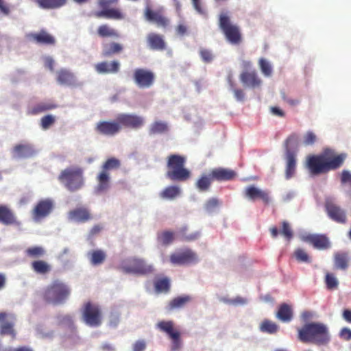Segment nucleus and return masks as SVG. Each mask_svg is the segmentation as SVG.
Listing matches in <instances>:
<instances>
[{
  "label": "nucleus",
  "instance_id": "7c9ffc66",
  "mask_svg": "<svg viewBox=\"0 0 351 351\" xmlns=\"http://www.w3.org/2000/svg\"><path fill=\"white\" fill-rule=\"evenodd\" d=\"M13 152L16 157L28 158L32 156L35 151L29 144H19L14 147Z\"/></svg>",
  "mask_w": 351,
  "mask_h": 351
},
{
  "label": "nucleus",
  "instance_id": "6ab92c4d",
  "mask_svg": "<svg viewBox=\"0 0 351 351\" xmlns=\"http://www.w3.org/2000/svg\"><path fill=\"white\" fill-rule=\"evenodd\" d=\"M210 171L213 180L218 182L232 180L237 176L235 171L223 167L215 168L211 169Z\"/></svg>",
  "mask_w": 351,
  "mask_h": 351
},
{
  "label": "nucleus",
  "instance_id": "603ef678",
  "mask_svg": "<svg viewBox=\"0 0 351 351\" xmlns=\"http://www.w3.org/2000/svg\"><path fill=\"white\" fill-rule=\"evenodd\" d=\"M121 163L120 161L115 158H110L108 159L102 166V171H108L112 169H117L120 167Z\"/></svg>",
  "mask_w": 351,
  "mask_h": 351
},
{
  "label": "nucleus",
  "instance_id": "49530a36",
  "mask_svg": "<svg viewBox=\"0 0 351 351\" xmlns=\"http://www.w3.org/2000/svg\"><path fill=\"white\" fill-rule=\"evenodd\" d=\"M46 254V251L44 247L41 246H32L28 247L25 250V254L27 256L32 258H39L44 256Z\"/></svg>",
  "mask_w": 351,
  "mask_h": 351
},
{
  "label": "nucleus",
  "instance_id": "680f3d73",
  "mask_svg": "<svg viewBox=\"0 0 351 351\" xmlns=\"http://www.w3.org/2000/svg\"><path fill=\"white\" fill-rule=\"evenodd\" d=\"M119 0H98V5L101 10L109 9L111 5L117 4Z\"/></svg>",
  "mask_w": 351,
  "mask_h": 351
},
{
  "label": "nucleus",
  "instance_id": "58836bf2",
  "mask_svg": "<svg viewBox=\"0 0 351 351\" xmlns=\"http://www.w3.org/2000/svg\"><path fill=\"white\" fill-rule=\"evenodd\" d=\"M335 267L338 269L346 270L348 267V256L346 252H337L334 255Z\"/></svg>",
  "mask_w": 351,
  "mask_h": 351
},
{
  "label": "nucleus",
  "instance_id": "cd10ccee",
  "mask_svg": "<svg viewBox=\"0 0 351 351\" xmlns=\"http://www.w3.org/2000/svg\"><path fill=\"white\" fill-rule=\"evenodd\" d=\"M276 316L282 322H290L293 317L292 307L286 303L281 304L278 307Z\"/></svg>",
  "mask_w": 351,
  "mask_h": 351
},
{
  "label": "nucleus",
  "instance_id": "79ce46f5",
  "mask_svg": "<svg viewBox=\"0 0 351 351\" xmlns=\"http://www.w3.org/2000/svg\"><path fill=\"white\" fill-rule=\"evenodd\" d=\"M299 144V136L296 133L291 134L285 141L286 155L289 152H294L293 149H297Z\"/></svg>",
  "mask_w": 351,
  "mask_h": 351
},
{
  "label": "nucleus",
  "instance_id": "423d86ee",
  "mask_svg": "<svg viewBox=\"0 0 351 351\" xmlns=\"http://www.w3.org/2000/svg\"><path fill=\"white\" fill-rule=\"evenodd\" d=\"M82 319L90 327H99L102 324L103 316L100 306L91 302L84 304L82 309Z\"/></svg>",
  "mask_w": 351,
  "mask_h": 351
},
{
  "label": "nucleus",
  "instance_id": "2f4dec72",
  "mask_svg": "<svg viewBox=\"0 0 351 351\" xmlns=\"http://www.w3.org/2000/svg\"><path fill=\"white\" fill-rule=\"evenodd\" d=\"M97 185L95 191L97 193H100L107 191L110 187V176L106 171H102L97 177Z\"/></svg>",
  "mask_w": 351,
  "mask_h": 351
},
{
  "label": "nucleus",
  "instance_id": "8fccbe9b",
  "mask_svg": "<svg viewBox=\"0 0 351 351\" xmlns=\"http://www.w3.org/2000/svg\"><path fill=\"white\" fill-rule=\"evenodd\" d=\"M258 65L263 74L266 77H269L272 74V67L270 63L265 58L259 59Z\"/></svg>",
  "mask_w": 351,
  "mask_h": 351
},
{
  "label": "nucleus",
  "instance_id": "5fc2aeb1",
  "mask_svg": "<svg viewBox=\"0 0 351 351\" xmlns=\"http://www.w3.org/2000/svg\"><path fill=\"white\" fill-rule=\"evenodd\" d=\"M280 233L285 237L288 241L291 240L293 236V231L291 228L289 223L284 221L282 222V230Z\"/></svg>",
  "mask_w": 351,
  "mask_h": 351
},
{
  "label": "nucleus",
  "instance_id": "473e14b6",
  "mask_svg": "<svg viewBox=\"0 0 351 351\" xmlns=\"http://www.w3.org/2000/svg\"><path fill=\"white\" fill-rule=\"evenodd\" d=\"M97 34L100 38H118L120 37L119 32L111 27L108 24H102L99 25L97 30Z\"/></svg>",
  "mask_w": 351,
  "mask_h": 351
},
{
  "label": "nucleus",
  "instance_id": "20e7f679",
  "mask_svg": "<svg viewBox=\"0 0 351 351\" xmlns=\"http://www.w3.org/2000/svg\"><path fill=\"white\" fill-rule=\"evenodd\" d=\"M58 180L71 192L80 190L84 184V170L77 166L69 167L62 170Z\"/></svg>",
  "mask_w": 351,
  "mask_h": 351
},
{
  "label": "nucleus",
  "instance_id": "774afa93",
  "mask_svg": "<svg viewBox=\"0 0 351 351\" xmlns=\"http://www.w3.org/2000/svg\"><path fill=\"white\" fill-rule=\"evenodd\" d=\"M59 322L60 324H66L69 326L73 325V319L69 315L59 317Z\"/></svg>",
  "mask_w": 351,
  "mask_h": 351
},
{
  "label": "nucleus",
  "instance_id": "dca6fc26",
  "mask_svg": "<svg viewBox=\"0 0 351 351\" xmlns=\"http://www.w3.org/2000/svg\"><path fill=\"white\" fill-rule=\"evenodd\" d=\"M117 120L121 128L125 127L138 129L145 123L144 119L142 117L134 114H119L117 115Z\"/></svg>",
  "mask_w": 351,
  "mask_h": 351
},
{
  "label": "nucleus",
  "instance_id": "5701e85b",
  "mask_svg": "<svg viewBox=\"0 0 351 351\" xmlns=\"http://www.w3.org/2000/svg\"><path fill=\"white\" fill-rule=\"evenodd\" d=\"M0 223L5 226L19 224L13 211L5 205H0Z\"/></svg>",
  "mask_w": 351,
  "mask_h": 351
},
{
  "label": "nucleus",
  "instance_id": "39448f33",
  "mask_svg": "<svg viewBox=\"0 0 351 351\" xmlns=\"http://www.w3.org/2000/svg\"><path fill=\"white\" fill-rule=\"evenodd\" d=\"M71 293L69 287L59 280H53L45 290L43 298L48 303H63Z\"/></svg>",
  "mask_w": 351,
  "mask_h": 351
},
{
  "label": "nucleus",
  "instance_id": "f3484780",
  "mask_svg": "<svg viewBox=\"0 0 351 351\" xmlns=\"http://www.w3.org/2000/svg\"><path fill=\"white\" fill-rule=\"evenodd\" d=\"M304 241L311 244L314 248L324 250L331 246L329 238L326 234H308L304 237Z\"/></svg>",
  "mask_w": 351,
  "mask_h": 351
},
{
  "label": "nucleus",
  "instance_id": "f704fd0d",
  "mask_svg": "<svg viewBox=\"0 0 351 351\" xmlns=\"http://www.w3.org/2000/svg\"><path fill=\"white\" fill-rule=\"evenodd\" d=\"M57 81L60 84L70 86L75 83V77L71 71L66 69H60L57 73Z\"/></svg>",
  "mask_w": 351,
  "mask_h": 351
},
{
  "label": "nucleus",
  "instance_id": "aec40b11",
  "mask_svg": "<svg viewBox=\"0 0 351 351\" xmlns=\"http://www.w3.org/2000/svg\"><path fill=\"white\" fill-rule=\"evenodd\" d=\"M95 69L100 74L117 73L120 70V63L118 60L103 61L96 64Z\"/></svg>",
  "mask_w": 351,
  "mask_h": 351
},
{
  "label": "nucleus",
  "instance_id": "bf43d9fd",
  "mask_svg": "<svg viewBox=\"0 0 351 351\" xmlns=\"http://www.w3.org/2000/svg\"><path fill=\"white\" fill-rule=\"evenodd\" d=\"M219 205V201L215 197L209 199L205 204V208L208 211H212Z\"/></svg>",
  "mask_w": 351,
  "mask_h": 351
},
{
  "label": "nucleus",
  "instance_id": "c03bdc74",
  "mask_svg": "<svg viewBox=\"0 0 351 351\" xmlns=\"http://www.w3.org/2000/svg\"><path fill=\"white\" fill-rule=\"evenodd\" d=\"M180 193V189L177 186L166 187L160 193V197L165 199H173Z\"/></svg>",
  "mask_w": 351,
  "mask_h": 351
},
{
  "label": "nucleus",
  "instance_id": "bb28decb",
  "mask_svg": "<svg viewBox=\"0 0 351 351\" xmlns=\"http://www.w3.org/2000/svg\"><path fill=\"white\" fill-rule=\"evenodd\" d=\"M191 301V296L187 295H180L172 299L167 305L166 309L167 311L180 309L184 308Z\"/></svg>",
  "mask_w": 351,
  "mask_h": 351
},
{
  "label": "nucleus",
  "instance_id": "4c0bfd02",
  "mask_svg": "<svg viewBox=\"0 0 351 351\" xmlns=\"http://www.w3.org/2000/svg\"><path fill=\"white\" fill-rule=\"evenodd\" d=\"M58 105L51 101H43L37 104L30 110L29 114L36 115L41 112L55 109Z\"/></svg>",
  "mask_w": 351,
  "mask_h": 351
},
{
  "label": "nucleus",
  "instance_id": "393cba45",
  "mask_svg": "<svg viewBox=\"0 0 351 351\" xmlns=\"http://www.w3.org/2000/svg\"><path fill=\"white\" fill-rule=\"evenodd\" d=\"M123 51V45L117 42H110L102 45L101 55L104 58H110L119 54Z\"/></svg>",
  "mask_w": 351,
  "mask_h": 351
},
{
  "label": "nucleus",
  "instance_id": "a211bd4d",
  "mask_svg": "<svg viewBox=\"0 0 351 351\" xmlns=\"http://www.w3.org/2000/svg\"><path fill=\"white\" fill-rule=\"evenodd\" d=\"M245 195L250 200L261 199L265 204L270 202L269 193L267 191L261 190L254 185L247 186L245 190Z\"/></svg>",
  "mask_w": 351,
  "mask_h": 351
},
{
  "label": "nucleus",
  "instance_id": "a878e982",
  "mask_svg": "<svg viewBox=\"0 0 351 351\" xmlns=\"http://www.w3.org/2000/svg\"><path fill=\"white\" fill-rule=\"evenodd\" d=\"M29 37L38 44L53 45L56 43L55 38L44 29L29 34Z\"/></svg>",
  "mask_w": 351,
  "mask_h": 351
},
{
  "label": "nucleus",
  "instance_id": "f257e3e1",
  "mask_svg": "<svg viewBox=\"0 0 351 351\" xmlns=\"http://www.w3.org/2000/svg\"><path fill=\"white\" fill-rule=\"evenodd\" d=\"M347 154L341 153L335 154L330 149H326L318 155L308 156L306 166L313 175H319L339 169L343 164Z\"/></svg>",
  "mask_w": 351,
  "mask_h": 351
},
{
  "label": "nucleus",
  "instance_id": "b1692460",
  "mask_svg": "<svg viewBox=\"0 0 351 351\" xmlns=\"http://www.w3.org/2000/svg\"><path fill=\"white\" fill-rule=\"evenodd\" d=\"M147 41L149 48L152 50L163 51L166 49V43L164 38L158 34H149L147 36Z\"/></svg>",
  "mask_w": 351,
  "mask_h": 351
},
{
  "label": "nucleus",
  "instance_id": "6e6d98bb",
  "mask_svg": "<svg viewBox=\"0 0 351 351\" xmlns=\"http://www.w3.org/2000/svg\"><path fill=\"white\" fill-rule=\"evenodd\" d=\"M199 56L202 61L205 63H210L213 60L214 56L209 49L202 48L199 50Z\"/></svg>",
  "mask_w": 351,
  "mask_h": 351
},
{
  "label": "nucleus",
  "instance_id": "1a4fd4ad",
  "mask_svg": "<svg viewBox=\"0 0 351 351\" xmlns=\"http://www.w3.org/2000/svg\"><path fill=\"white\" fill-rule=\"evenodd\" d=\"M169 260L175 265H187L197 263L198 256L191 249L184 248L171 254Z\"/></svg>",
  "mask_w": 351,
  "mask_h": 351
},
{
  "label": "nucleus",
  "instance_id": "09e8293b",
  "mask_svg": "<svg viewBox=\"0 0 351 351\" xmlns=\"http://www.w3.org/2000/svg\"><path fill=\"white\" fill-rule=\"evenodd\" d=\"M174 239V234L171 231H164L158 235V241L164 245H169Z\"/></svg>",
  "mask_w": 351,
  "mask_h": 351
},
{
  "label": "nucleus",
  "instance_id": "0eeeda50",
  "mask_svg": "<svg viewBox=\"0 0 351 351\" xmlns=\"http://www.w3.org/2000/svg\"><path fill=\"white\" fill-rule=\"evenodd\" d=\"M219 26L226 40L232 45H239L242 36L239 27L231 23L230 17L224 13L219 15Z\"/></svg>",
  "mask_w": 351,
  "mask_h": 351
},
{
  "label": "nucleus",
  "instance_id": "7ed1b4c3",
  "mask_svg": "<svg viewBox=\"0 0 351 351\" xmlns=\"http://www.w3.org/2000/svg\"><path fill=\"white\" fill-rule=\"evenodd\" d=\"M186 158L180 155L171 154L167 158V177L172 181L185 182L191 178V171L184 167Z\"/></svg>",
  "mask_w": 351,
  "mask_h": 351
},
{
  "label": "nucleus",
  "instance_id": "4be33fe9",
  "mask_svg": "<svg viewBox=\"0 0 351 351\" xmlns=\"http://www.w3.org/2000/svg\"><path fill=\"white\" fill-rule=\"evenodd\" d=\"M95 15L97 18H104L112 20H123L125 17L122 10L117 8L101 10L95 12Z\"/></svg>",
  "mask_w": 351,
  "mask_h": 351
},
{
  "label": "nucleus",
  "instance_id": "9d476101",
  "mask_svg": "<svg viewBox=\"0 0 351 351\" xmlns=\"http://www.w3.org/2000/svg\"><path fill=\"white\" fill-rule=\"evenodd\" d=\"M121 269L125 273L138 275H147L154 271L152 265H148L144 260L140 258L130 260L128 263L121 267Z\"/></svg>",
  "mask_w": 351,
  "mask_h": 351
},
{
  "label": "nucleus",
  "instance_id": "6e6552de",
  "mask_svg": "<svg viewBox=\"0 0 351 351\" xmlns=\"http://www.w3.org/2000/svg\"><path fill=\"white\" fill-rule=\"evenodd\" d=\"M157 328L162 332H165L171 339V351H178L182 347L181 334L176 328L173 321H161L157 324Z\"/></svg>",
  "mask_w": 351,
  "mask_h": 351
},
{
  "label": "nucleus",
  "instance_id": "052dcab7",
  "mask_svg": "<svg viewBox=\"0 0 351 351\" xmlns=\"http://www.w3.org/2000/svg\"><path fill=\"white\" fill-rule=\"evenodd\" d=\"M186 230V228H182L181 230V232H182V240L185 241H192L194 240H196L199 237V233L198 232L190 234H185L184 232Z\"/></svg>",
  "mask_w": 351,
  "mask_h": 351
},
{
  "label": "nucleus",
  "instance_id": "412c9836",
  "mask_svg": "<svg viewBox=\"0 0 351 351\" xmlns=\"http://www.w3.org/2000/svg\"><path fill=\"white\" fill-rule=\"evenodd\" d=\"M240 80L244 85L252 88L258 87L262 83L261 79L254 70L242 72L240 75Z\"/></svg>",
  "mask_w": 351,
  "mask_h": 351
},
{
  "label": "nucleus",
  "instance_id": "a18cd8bd",
  "mask_svg": "<svg viewBox=\"0 0 351 351\" xmlns=\"http://www.w3.org/2000/svg\"><path fill=\"white\" fill-rule=\"evenodd\" d=\"M260 330L268 334H275L279 329V326L275 322L269 319H264L260 324Z\"/></svg>",
  "mask_w": 351,
  "mask_h": 351
},
{
  "label": "nucleus",
  "instance_id": "3c124183",
  "mask_svg": "<svg viewBox=\"0 0 351 351\" xmlns=\"http://www.w3.org/2000/svg\"><path fill=\"white\" fill-rule=\"evenodd\" d=\"M325 283L326 288L329 290H333L338 287L339 281L333 274L327 273L325 276Z\"/></svg>",
  "mask_w": 351,
  "mask_h": 351
},
{
  "label": "nucleus",
  "instance_id": "c85d7f7f",
  "mask_svg": "<svg viewBox=\"0 0 351 351\" xmlns=\"http://www.w3.org/2000/svg\"><path fill=\"white\" fill-rule=\"evenodd\" d=\"M69 217L77 222H85L91 219V215L87 208L81 207L71 210Z\"/></svg>",
  "mask_w": 351,
  "mask_h": 351
},
{
  "label": "nucleus",
  "instance_id": "2eb2a0df",
  "mask_svg": "<svg viewBox=\"0 0 351 351\" xmlns=\"http://www.w3.org/2000/svg\"><path fill=\"white\" fill-rule=\"evenodd\" d=\"M325 209L328 216L332 221L339 223H346L347 221L346 213L339 206L332 200L327 199L325 203Z\"/></svg>",
  "mask_w": 351,
  "mask_h": 351
},
{
  "label": "nucleus",
  "instance_id": "37998d69",
  "mask_svg": "<svg viewBox=\"0 0 351 351\" xmlns=\"http://www.w3.org/2000/svg\"><path fill=\"white\" fill-rule=\"evenodd\" d=\"M154 284L157 293H167L170 290V280L167 277L156 279Z\"/></svg>",
  "mask_w": 351,
  "mask_h": 351
},
{
  "label": "nucleus",
  "instance_id": "864d4df0",
  "mask_svg": "<svg viewBox=\"0 0 351 351\" xmlns=\"http://www.w3.org/2000/svg\"><path fill=\"white\" fill-rule=\"evenodd\" d=\"M56 122L55 117L51 114H47L43 117L40 119V126L43 130L49 129Z\"/></svg>",
  "mask_w": 351,
  "mask_h": 351
},
{
  "label": "nucleus",
  "instance_id": "e433bc0d",
  "mask_svg": "<svg viewBox=\"0 0 351 351\" xmlns=\"http://www.w3.org/2000/svg\"><path fill=\"white\" fill-rule=\"evenodd\" d=\"M32 270L38 274L45 275L51 270V265L43 260L34 261L31 263Z\"/></svg>",
  "mask_w": 351,
  "mask_h": 351
},
{
  "label": "nucleus",
  "instance_id": "ddd939ff",
  "mask_svg": "<svg viewBox=\"0 0 351 351\" xmlns=\"http://www.w3.org/2000/svg\"><path fill=\"white\" fill-rule=\"evenodd\" d=\"M15 319L14 315H9L4 312L0 313V335H9L12 339H16Z\"/></svg>",
  "mask_w": 351,
  "mask_h": 351
},
{
  "label": "nucleus",
  "instance_id": "13d9d810",
  "mask_svg": "<svg viewBox=\"0 0 351 351\" xmlns=\"http://www.w3.org/2000/svg\"><path fill=\"white\" fill-rule=\"evenodd\" d=\"M316 140L317 136L315 133L311 131H308L304 136L303 143L305 145H311L315 143Z\"/></svg>",
  "mask_w": 351,
  "mask_h": 351
},
{
  "label": "nucleus",
  "instance_id": "69168bd1",
  "mask_svg": "<svg viewBox=\"0 0 351 351\" xmlns=\"http://www.w3.org/2000/svg\"><path fill=\"white\" fill-rule=\"evenodd\" d=\"M146 348V343L144 340H138L133 346V351H144Z\"/></svg>",
  "mask_w": 351,
  "mask_h": 351
},
{
  "label": "nucleus",
  "instance_id": "4d7b16f0",
  "mask_svg": "<svg viewBox=\"0 0 351 351\" xmlns=\"http://www.w3.org/2000/svg\"><path fill=\"white\" fill-rule=\"evenodd\" d=\"M296 259L300 262L309 263L311 258L307 253L302 249H297L294 252Z\"/></svg>",
  "mask_w": 351,
  "mask_h": 351
},
{
  "label": "nucleus",
  "instance_id": "4468645a",
  "mask_svg": "<svg viewBox=\"0 0 351 351\" xmlns=\"http://www.w3.org/2000/svg\"><path fill=\"white\" fill-rule=\"evenodd\" d=\"M95 130L99 134L113 136L121 130V128L117 117L116 119L113 121H99L96 124Z\"/></svg>",
  "mask_w": 351,
  "mask_h": 351
},
{
  "label": "nucleus",
  "instance_id": "c756f323",
  "mask_svg": "<svg viewBox=\"0 0 351 351\" xmlns=\"http://www.w3.org/2000/svg\"><path fill=\"white\" fill-rule=\"evenodd\" d=\"M213 180H214L210 171L209 173L201 174L199 178L197 180L195 185L199 191L206 192L210 189L212 182Z\"/></svg>",
  "mask_w": 351,
  "mask_h": 351
},
{
  "label": "nucleus",
  "instance_id": "a19ab883",
  "mask_svg": "<svg viewBox=\"0 0 351 351\" xmlns=\"http://www.w3.org/2000/svg\"><path fill=\"white\" fill-rule=\"evenodd\" d=\"M67 0H36L38 5L43 9H57L66 3Z\"/></svg>",
  "mask_w": 351,
  "mask_h": 351
},
{
  "label": "nucleus",
  "instance_id": "c9c22d12",
  "mask_svg": "<svg viewBox=\"0 0 351 351\" xmlns=\"http://www.w3.org/2000/svg\"><path fill=\"white\" fill-rule=\"evenodd\" d=\"M286 160L285 177L287 180H289L293 176L295 172L296 158L295 152H289L288 155H286Z\"/></svg>",
  "mask_w": 351,
  "mask_h": 351
},
{
  "label": "nucleus",
  "instance_id": "e2e57ef3",
  "mask_svg": "<svg viewBox=\"0 0 351 351\" xmlns=\"http://www.w3.org/2000/svg\"><path fill=\"white\" fill-rule=\"evenodd\" d=\"M341 182L343 184H348L351 186V173L347 170L342 171Z\"/></svg>",
  "mask_w": 351,
  "mask_h": 351
},
{
  "label": "nucleus",
  "instance_id": "ea45409f",
  "mask_svg": "<svg viewBox=\"0 0 351 351\" xmlns=\"http://www.w3.org/2000/svg\"><path fill=\"white\" fill-rule=\"evenodd\" d=\"M168 130L169 127L166 122L156 121L150 125L149 134V135L162 134L167 132Z\"/></svg>",
  "mask_w": 351,
  "mask_h": 351
},
{
  "label": "nucleus",
  "instance_id": "338daca9",
  "mask_svg": "<svg viewBox=\"0 0 351 351\" xmlns=\"http://www.w3.org/2000/svg\"><path fill=\"white\" fill-rule=\"evenodd\" d=\"M341 338L344 340L349 341L351 339V330L348 328H343L340 332Z\"/></svg>",
  "mask_w": 351,
  "mask_h": 351
},
{
  "label": "nucleus",
  "instance_id": "0e129e2a",
  "mask_svg": "<svg viewBox=\"0 0 351 351\" xmlns=\"http://www.w3.org/2000/svg\"><path fill=\"white\" fill-rule=\"evenodd\" d=\"M119 322V315L117 313H111L109 316V325L115 327Z\"/></svg>",
  "mask_w": 351,
  "mask_h": 351
},
{
  "label": "nucleus",
  "instance_id": "de8ad7c7",
  "mask_svg": "<svg viewBox=\"0 0 351 351\" xmlns=\"http://www.w3.org/2000/svg\"><path fill=\"white\" fill-rule=\"evenodd\" d=\"M106 253L101 250H93L90 254V262L94 265L101 264L106 259Z\"/></svg>",
  "mask_w": 351,
  "mask_h": 351
},
{
  "label": "nucleus",
  "instance_id": "9b49d317",
  "mask_svg": "<svg viewBox=\"0 0 351 351\" xmlns=\"http://www.w3.org/2000/svg\"><path fill=\"white\" fill-rule=\"evenodd\" d=\"M54 208V202L50 198L39 200L32 209L31 214L34 221L38 222L48 217Z\"/></svg>",
  "mask_w": 351,
  "mask_h": 351
},
{
  "label": "nucleus",
  "instance_id": "72a5a7b5",
  "mask_svg": "<svg viewBox=\"0 0 351 351\" xmlns=\"http://www.w3.org/2000/svg\"><path fill=\"white\" fill-rule=\"evenodd\" d=\"M146 17L149 21H154L159 27L165 28L169 25V20L163 15L151 10L146 11Z\"/></svg>",
  "mask_w": 351,
  "mask_h": 351
},
{
  "label": "nucleus",
  "instance_id": "f03ea898",
  "mask_svg": "<svg viewBox=\"0 0 351 351\" xmlns=\"http://www.w3.org/2000/svg\"><path fill=\"white\" fill-rule=\"evenodd\" d=\"M297 330L298 340L304 343L322 346L330 341L328 328L322 322H308L298 328Z\"/></svg>",
  "mask_w": 351,
  "mask_h": 351
},
{
  "label": "nucleus",
  "instance_id": "f8f14e48",
  "mask_svg": "<svg viewBox=\"0 0 351 351\" xmlns=\"http://www.w3.org/2000/svg\"><path fill=\"white\" fill-rule=\"evenodd\" d=\"M155 74L150 70L138 68L134 71L133 80L140 88H150L155 82Z\"/></svg>",
  "mask_w": 351,
  "mask_h": 351
}]
</instances>
